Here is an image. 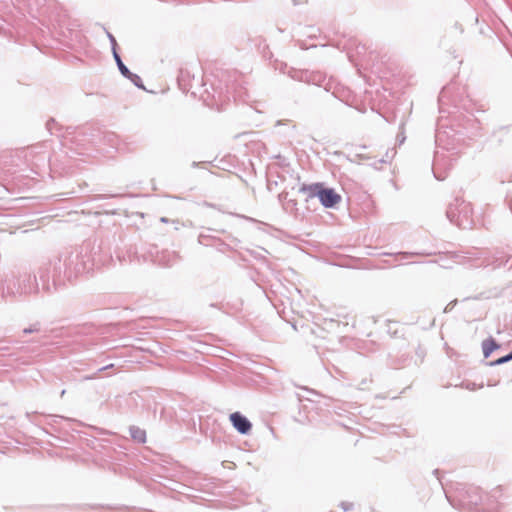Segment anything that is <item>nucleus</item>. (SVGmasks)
Wrapping results in <instances>:
<instances>
[{"label":"nucleus","mask_w":512,"mask_h":512,"mask_svg":"<svg viewBox=\"0 0 512 512\" xmlns=\"http://www.w3.org/2000/svg\"><path fill=\"white\" fill-rule=\"evenodd\" d=\"M211 241H212V237H210L209 235H205L203 233H201L198 237V242L201 245H205V246L211 245Z\"/></svg>","instance_id":"nucleus-13"},{"label":"nucleus","mask_w":512,"mask_h":512,"mask_svg":"<svg viewBox=\"0 0 512 512\" xmlns=\"http://www.w3.org/2000/svg\"><path fill=\"white\" fill-rule=\"evenodd\" d=\"M37 331H39V327H38V325H33V326H31L30 328H25V329L23 330V332H24V333H26V334H27V333H32V332H37Z\"/></svg>","instance_id":"nucleus-18"},{"label":"nucleus","mask_w":512,"mask_h":512,"mask_svg":"<svg viewBox=\"0 0 512 512\" xmlns=\"http://www.w3.org/2000/svg\"><path fill=\"white\" fill-rule=\"evenodd\" d=\"M510 258L511 255L508 252L497 250L494 253H485L483 256L473 258L472 266L495 270L506 265Z\"/></svg>","instance_id":"nucleus-3"},{"label":"nucleus","mask_w":512,"mask_h":512,"mask_svg":"<svg viewBox=\"0 0 512 512\" xmlns=\"http://www.w3.org/2000/svg\"><path fill=\"white\" fill-rule=\"evenodd\" d=\"M107 35H108V38H109L110 43H111V46H112V51L114 52V49L116 50V47H117L116 39H115V37H114L111 33H109V32H108V34H107Z\"/></svg>","instance_id":"nucleus-17"},{"label":"nucleus","mask_w":512,"mask_h":512,"mask_svg":"<svg viewBox=\"0 0 512 512\" xmlns=\"http://www.w3.org/2000/svg\"><path fill=\"white\" fill-rule=\"evenodd\" d=\"M130 436L137 444H144L146 442V431L137 426L129 428Z\"/></svg>","instance_id":"nucleus-9"},{"label":"nucleus","mask_w":512,"mask_h":512,"mask_svg":"<svg viewBox=\"0 0 512 512\" xmlns=\"http://www.w3.org/2000/svg\"><path fill=\"white\" fill-rule=\"evenodd\" d=\"M321 188H322V184L320 183H315V184H311V185H302L299 189V192L300 193H303L304 195H306L308 198H314V197H319V192L321 191Z\"/></svg>","instance_id":"nucleus-8"},{"label":"nucleus","mask_w":512,"mask_h":512,"mask_svg":"<svg viewBox=\"0 0 512 512\" xmlns=\"http://www.w3.org/2000/svg\"><path fill=\"white\" fill-rule=\"evenodd\" d=\"M160 221L162 223H168L169 222L168 218H166V217H161Z\"/></svg>","instance_id":"nucleus-20"},{"label":"nucleus","mask_w":512,"mask_h":512,"mask_svg":"<svg viewBox=\"0 0 512 512\" xmlns=\"http://www.w3.org/2000/svg\"><path fill=\"white\" fill-rule=\"evenodd\" d=\"M399 140H400V143H403L404 138L402 139V137H399Z\"/></svg>","instance_id":"nucleus-24"},{"label":"nucleus","mask_w":512,"mask_h":512,"mask_svg":"<svg viewBox=\"0 0 512 512\" xmlns=\"http://www.w3.org/2000/svg\"><path fill=\"white\" fill-rule=\"evenodd\" d=\"M391 152H392V156H391V157H393V156L395 155V153H396V152H395V150H394V149H392V150H391Z\"/></svg>","instance_id":"nucleus-23"},{"label":"nucleus","mask_w":512,"mask_h":512,"mask_svg":"<svg viewBox=\"0 0 512 512\" xmlns=\"http://www.w3.org/2000/svg\"><path fill=\"white\" fill-rule=\"evenodd\" d=\"M92 259L88 248L81 251L67 252L59 257H55L48 262L43 263L39 269V277L42 281L43 289L49 290V279L52 277L56 286L61 282V275L69 280L78 275L89 271L92 268Z\"/></svg>","instance_id":"nucleus-1"},{"label":"nucleus","mask_w":512,"mask_h":512,"mask_svg":"<svg viewBox=\"0 0 512 512\" xmlns=\"http://www.w3.org/2000/svg\"><path fill=\"white\" fill-rule=\"evenodd\" d=\"M8 292L11 293V294H14L15 292L10 288V286L8 287Z\"/></svg>","instance_id":"nucleus-22"},{"label":"nucleus","mask_w":512,"mask_h":512,"mask_svg":"<svg viewBox=\"0 0 512 512\" xmlns=\"http://www.w3.org/2000/svg\"><path fill=\"white\" fill-rule=\"evenodd\" d=\"M125 78L129 79L136 87L144 89L142 79L139 75L130 72Z\"/></svg>","instance_id":"nucleus-12"},{"label":"nucleus","mask_w":512,"mask_h":512,"mask_svg":"<svg viewBox=\"0 0 512 512\" xmlns=\"http://www.w3.org/2000/svg\"><path fill=\"white\" fill-rule=\"evenodd\" d=\"M399 140H400V143H403L404 138L402 139V137H399Z\"/></svg>","instance_id":"nucleus-25"},{"label":"nucleus","mask_w":512,"mask_h":512,"mask_svg":"<svg viewBox=\"0 0 512 512\" xmlns=\"http://www.w3.org/2000/svg\"><path fill=\"white\" fill-rule=\"evenodd\" d=\"M113 57H114V59L116 61V64L118 66V69H119L120 73L124 77L128 76V74H130V70L124 65V63L121 60V57L119 56V54L117 53V50H115V49H114Z\"/></svg>","instance_id":"nucleus-11"},{"label":"nucleus","mask_w":512,"mask_h":512,"mask_svg":"<svg viewBox=\"0 0 512 512\" xmlns=\"http://www.w3.org/2000/svg\"><path fill=\"white\" fill-rule=\"evenodd\" d=\"M230 421L233 427L240 434L247 435L252 429V424L249 419L242 415L240 412H234L230 414Z\"/></svg>","instance_id":"nucleus-5"},{"label":"nucleus","mask_w":512,"mask_h":512,"mask_svg":"<svg viewBox=\"0 0 512 512\" xmlns=\"http://www.w3.org/2000/svg\"><path fill=\"white\" fill-rule=\"evenodd\" d=\"M497 348H499V345L492 338L486 339L482 343V350L485 358H488Z\"/></svg>","instance_id":"nucleus-10"},{"label":"nucleus","mask_w":512,"mask_h":512,"mask_svg":"<svg viewBox=\"0 0 512 512\" xmlns=\"http://www.w3.org/2000/svg\"><path fill=\"white\" fill-rule=\"evenodd\" d=\"M408 255H409V253H397V254H395L396 257L397 256H402L403 258H407Z\"/></svg>","instance_id":"nucleus-19"},{"label":"nucleus","mask_w":512,"mask_h":512,"mask_svg":"<svg viewBox=\"0 0 512 512\" xmlns=\"http://www.w3.org/2000/svg\"><path fill=\"white\" fill-rule=\"evenodd\" d=\"M444 154L436 152L434 156V162H433V173L436 179L438 180H444L445 175L440 172L442 167L444 166Z\"/></svg>","instance_id":"nucleus-7"},{"label":"nucleus","mask_w":512,"mask_h":512,"mask_svg":"<svg viewBox=\"0 0 512 512\" xmlns=\"http://www.w3.org/2000/svg\"><path fill=\"white\" fill-rule=\"evenodd\" d=\"M17 284L18 288L16 292L18 294H30L32 292H35L38 287L35 276L32 277L29 274L21 275L17 279Z\"/></svg>","instance_id":"nucleus-6"},{"label":"nucleus","mask_w":512,"mask_h":512,"mask_svg":"<svg viewBox=\"0 0 512 512\" xmlns=\"http://www.w3.org/2000/svg\"><path fill=\"white\" fill-rule=\"evenodd\" d=\"M510 360H512V351H511L509 354H507V355H505V356H503V357L499 358V359H498V360H496L495 362H493V363H492V365H500V364H504V363H506V362H508V361H510Z\"/></svg>","instance_id":"nucleus-15"},{"label":"nucleus","mask_w":512,"mask_h":512,"mask_svg":"<svg viewBox=\"0 0 512 512\" xmlns=\"http://www.w3.org/2000/svg\"><path fill=\"white\" fill-rule=\"evenodd\" d=\"M294 4H299L302 2V0H293Z\"/></svg>","instance_id":"nucleus-21"},{"label":"nucleus","mask_w":512,"mask_h":512,"mask_svg":"<svg viewBox=\"0 0 512 512\" xmlns=\"http://www.w3.org/2000/svg\"><path fill=\"white\" fill-rule=\"evenodd\" d=\"M446 216L451 223L463 229L471 228L474 224L471 203L460 197H456L449 203Z\"/></svg>","instance_id":"nucleus-2"},{"label":"nucleus","mask_w":512,"mask_h":512,"mask_svg":"<svg viewBox=\"0 0 512 512\" xmlns=\"http://www.w3.org/2000/svg\"><path fill=\"white\" fill-rule=\"evenodd\" d=\"M319 201L325 208H333L341 202V196L332 188H321Z\"/></svg>","instance_id":"nucleus-4"},{"label":"nucleus","mask_w":512,"mask_h":512,"mask_svg":"<svg viewBox=\"0 0 512 512\" xmlns=\"http://www.w3.org/2000/svg\"><path fill=\"white\" fill-rule=\"evenodd\" d=\"M113 366H114L113 364H109V365H107V366H104V367L100 368V369L97 371V373H95L94 375H91V376H85L83 379H84V380H91V379H95V378H96V375H97L98 373H100V372H102V371H104V370H106V369L112 368Z\"/></svg>","instance_id":"nucleus-16"},{"label":"nucleus","mask_w":512,"mask_h":512,"mask_svg":"<svg viewBox=\"0 0 512 512\" xmlns=\"http://www.w3.org/2000/svg\"><path fill=\"white\" fill-rule=\"evenodd\" d=\"M461 386L464 387L467 390L474 391V390H477L479 388H482L483 384L477 385L476 383H473V382H466V383H462Z\"/></svg>","instance_id":"nucleus-14"}]
</instances>
